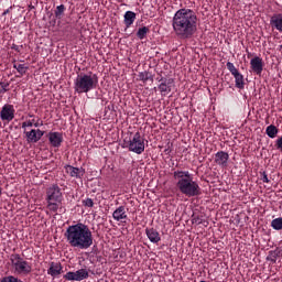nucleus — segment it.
Listing matches in <instances>:
<instances>
[{
    "mask_svg": "<svg viewBox=\"0 0 282 282\" xmlns=\"http://www.w3.org/2000/svg\"><path fill=\"white\" fill-rule=\"evenodd\" d=\"M172 26L178 39H193L197 32V14L191 9H180L172 19Z\"/></svg>",
    "mask_w": 282,
    "mask_h": 282,
    "instance_id": "f257e3e1",
    "label": "nucleus"
},
{
    "mask_svg": "<svg viewBox=\"0 0 282 282\" xmlns=\"http://www.w3.org/2000/svg\"><path fill=\"white\" fill-rule=\"evenodd\" d=\"M64 237H66L68 246L70 248H77V250H89L94 246L91 229L83 223L69 226Z\"/></svg>",
    "mask_w": 282,
    "mask_h": 282,
    "instance_id": "f03ea898",
    "label": "nucleus"
},
{
    "mask_svg": "<svg viewBox=\"0 0 282 282\" xmlns=\"http://www.w3.org/2000/svg\"><path fill=\"white\" fill-rule=\"evenodd\" d=\"M174 180H176V188H178L182 195L185 197H197L202 195V188L199 184L193 180V175L188 171H175Z\"/></svg>",
    "mask_w": 282,
    "mask_h": 282,
    "instance_id": "7ed1b4c3",
    "label": "nucleus"
},
{
    "mask_svg": "<svg viewBox=\"0 0 282 282\" xmlns=\"http://www.w3.org/2000/svg\"><path fill=\"white\" fill-rule=\"evenodd\" d=\"M96 87H98V75L93 73L77 75L74 83L76 94H89Z\"/></svg>",
    "mask_w": 282,
    "mask_h": 282,
    "instance_id": "20e7f679",
    "label": "nucleus"
},
{
    "mask_svg": "<svg viewBox=\"0 0 282 282\" xmlns=\"http://www.w3.org/2000/svg\"><path fill=\"white\" fill-rule=\"evenodd\" d=\"M46 202L48 210L57 213L61 204H63V192L58 185L53 184L46 189Z\"/></svg>",
    "mask_w": 282,
    "mask_h": 282,
    "instance_id": "39448f33",
    "label": "nucleus"
},
{
    "mask_svg": "<svg viewBox=\"0 0 282 282\" xmlns=\"http://www.w3.org/2000/svg\"><path fill=\"white\" fill-rule=\"evenodd\" d=\"M10 263L14 274L28 276V274L32 273V264L25 261L19 253H12L10 256Z\"/></svg>",
    "mask_w": 282,
    "mask_h": 282,
    "instance_id": "423d86ee",
    "label": "nucleus"
},
{
    "mask_svg": "<svg viewBox=\"0 0 282 282\" xmlns=\"http://www.w3.org/2000/svg\"><path fill=\"white\" fill-rule=\"evenodd\" d=\"M124 144L129 151L137 153V155L144 153V138H142L140 132H135L128 142L124 140Z\"/></svg>",
    "mask_w": 282,
    "mask_h": 282,
    "instance_id": "0eeeda50",
    "label": "nucleus"
},
{
    "mask_svg": "<svg viewBox=\"0 0 282 282\" xmlns=\"http://www.w3.org/2000/svg\"><path fill=\"white\" fill-rule=\"evenodd\" d=\"M64 279L66 281H85V279H89V271L87 269H79L75 272L68 271Z\"/></svg>",
    "mask_w": 282,
    "mask_h": 282,
    "instance_id": "6e6552de",
    "label": "nucleus"
},
{
    "mask_svg": "<svg viewBox=\"0 0 282 282\" xmlns=\"http://www.w3.org/2000/svg\"><path fill=\"white\" fill-rule=\"evenodd\" d=\"M1 120H7V122H12L14 120V106L4 105L0 112Z\"/></svg>",
    "mask_w": 282,
    "mask_h": 282,
    "instance_id": "1a4fd4ad",
    "label": "nucleus"
},
{
    "mask_svg": "<svg viewBox=\"0 0 282 282\" xmlns=\"http://www.w3.org/2000/svg\"><path fill=\"white\" fill-rule=\"evenodd\" d=\"M112 218L115 221H121V224H127L129 216L127 215V208L124 206H119L113 213Z\"/></svg>",
    "mask_w": 282,
    "mask_h": 282,
    "instance_id": "9d476101",
    "label": "nucleus"
},
{
    "mask_svg": "<svg viewBox=\"0 0 282 282\" xmlns=\"http://www.w3.org/2000/svg\"><path fill=\"white\" fill-rule=\"evenodd\" d=\"M159 83H161L159 85V90L161 91V94H171V85H173V83H175V80L173 78H164L161 77L160 79H158Z\"/></svg>",
    "mask_w": 282,
    "mask_h": 282,
    "instance_id": "9b49d317",
    "label": "nucleus"
},
{
    "mask_svg": "<svg viewBox=\"0 0 282 282\" xmlns=\"http://www.w3.org/2000/svg\"><path fill=\"white\" fill-rule=\"evenodd\" d=\"M251 69L257 74L258 76H261V73L263 72V59L259 56L253 57L250 61Z\"/></svg>",
    "mask_w": 282,
    "mask_h": 282,
    "instance_id": "f8f14e48",
    "label": "nucleus"
},
{
    "mask_svg": "<svg viewBox=\"0 0 282 282\" xmlns=\"http://www.w3.org/2000/svg\"><path fill=\"white\" fill-rule=\"evenodd\" d=\"M270 25L273 30H278V32H282V13H274L270 18Z\"/></svg>",
    "mask_w": 282,
    "mask_h": 282,
    "instance_id": "ddd939ff",
    "label": "nucleus"
},
{
    "mask_svg": "<svg viewBox=\"0 0 282 282\" xmlns=\"http://www.w3.org/2000/svg\"><path fill=\"white\" fill-rule=\"evenodd\" d=\"M48 141L51 142L52 147L58 148L61 144H63V134L61 132H50Z\"/></svg>",
    "mask_w": 282,
    "mask_h": 282,
    "instance_id": "4468645a",
    "label": "nucleus"
},
{
    "mask_svg": "<svg viewBox=\"0 0 282 282\" xmlns=\"http://www.w3.org/2000/svg\"><path fill=\"white\" fill-rule=\"evenodd\" d=\"M42 135H45V132L40 129L26 132L28 142H39Z\"/></svg>",
    "mask_w": 282,
    "mask_h": 282,
    "instance_id": "2eb2a0df",
    "label": "nucleus"
},
{
    "mask_svg": "<svg viewBox=\"0 0 282 282\" xmlns=\"http://www.w3.org/2000/svg\"><path fill=\"white\" fill-rule=\"evenodd\" d=\"M63 272V265L58 262H51L50 268L47 270V274L51 276H58Z\"/></svg>",
    "mask_w": 282,
    "mask_h": 282,
    "instance_id": "dca6fc26",
    "label": "nucleus"
},
{
    "mask_svg": "<svg viewBox=\"0 0 282 282\" xmlns=\"http://www.w3.org/2000/svg\"><path fill=\"white\" fill-rule=\"evenodd\" d=\"M145 234L152 243H160L162 238H160V232H158V230L153 228H147Z\"/></svg>",
    "mask_w": 282,
    "mask_h": 282,
    "instance_id": "f3484780",
    "label": "nucleus"
},
{
    "mask_svg": "<svg viewBox=\"0 0 282 282\" xmlns=\"http://www.w3.org/2000/svg\"><path fill=\"white\" fill-rule=\"evenodd\" d=\"M228 159H229L228 153L224 152V151H220V152L216 153L215 162L219 166H226V164H228Z\"/></svg>",
    "mask_w": 282,
    "mask_h": 282,
    "instance_id": "a211bd4d",
    "label": "nucleus"
},
{
    "mask_svg": "<svg viewBox=\"0 0 282 282\" xmlns=\"http://www.w3.org/2000/svg\"><path fill=\"white\" fill-rule=\"evenodd\" d=\"M66 173H68L70 177H83V175H85V170L67 165Z\"/></svg>",
    "mask_w": 282,
    "mask_h": 282,
    "instance_id": "6ab92c4d",
    "label": "nucleus"
},
{
    "mask_svg": "<svg viewBox=\"0 0 282 282\" xmlns=\"http://www.w3.org/2000/svg\"><path fill=\"white\" fill-rule=\"evenodd\" d=\"M123 19L126 28H131L135 21V12L127 11L123 15Z\"/></svg>",
    "mask_w": 282,
    "mask_h": 282,
    "instance_id": "aec40b11",
    "label": "nucleus"
},
{
    "mask_svg": "<svg viewBox=\"0 0 282 282\" xmlns=\"http://www.w3.org/2000/svg\"><path fill=\"white\" fill-rule=\"evenodd\" d=\"M235 82H236V87L237 89H243L246 83L243 82V75L241 73H236L234 75Z\"/></svg>",
    "mask_w": 282,
    "mask_h": 282,
    "instance_id": "412c9836",
    "label": "nucleus"
},
{
    "mask_svg": "<svg viewBox=\"0 0 282 282\" xmlns=\"http://www.w3.org/2000/svg\"><path fill=\"white\" fill-rule=\"evenodd\" d=\"M276 133H279V129H276V126H268L267 127V135L269 138H276Z\"/></svg>",
    "mask_w": 282,
    "mask_h": 282,
    "instance_id": "4be33fe9",
    "label": "nucleus"
},
{
    "mask_svg": "<svg viewBox=\"0 0 282 282\" xmlns=\"http://www.w3.org/2000/svg\"><path fill=\"white\" fill-rule=\"evenodd\" d=\"M139 80L147 83V80H153V76L147 70L139 73Z\"/></svg>",
    "mask_w": 282,
    "mask_h": 282,
    "instance_id": "5701e85b",
    "label": "nucleus"
},
{
    "mask_svg": "<svg viewBox=\"0 0 282 282\" xmlns=\"http://www.w3.org/2000/svg\"><path fill=\"white\" fill-rule=\"evenodd\" d=\"M147 34H149V26H142L137 32V36L138 39H140V41H142V39H144Z\"/></svg>",
    "mask_w": 282,
    "mask_h": 282,
    "instance_id": "b1692460",
    "label": "nucleus"
},
{
    "mask_svg": "<svg viewBox=\"0 0 282 282\" xmlns=\"http://www.w3.org/2000/svg\"><path fill=\"white\" fill-rule=\"evenodd\" d=\"M273 230H282V218H275L271 221Z\"/></svg>",
    "mask_w": 282,
    "mask_h": 282,
    "instance_id": "393cba45",
    "label": "nucleus"
},
{
    "mask_svg": "<svg viewBox=\"0 0 282 282\" xmlns=\"http://www.w3.org/2000/svg\"><path fill=\"white\" fill-rule=\"evenodd\" d=\"M13 67L19 72V74H21V76L28 72V66H25V64H14Z\"/></svg>",
    "mask_w": 282,
    "mask_h": 282,
    "instance_id": "a878e982",
    "label": "nucleus"
},
{
    "mask_svg": "<svg viewBox=\"0 0 282 282\" xmlns=\"http://www.w3.org/2000/svg\"><path fill=\"white\" fill-rule=\"evenodd\" d=\"M64 12H65V4L57 6L56 10H55L56 19H61V17H63Z\"/></svg>",
    "mask_w": 282,
    "mask_h": 282,
    "instance_id": "bb28decb",
    "label": "nucleus"
},
{
    "mask_svg": "<svg viewBox=\"0 0 282 282\" xmlns=\"http://www.w3.org/2000/svg\"><path fill=\"white\" fill-rule=\"evenodd\" d=\"M227 69L230 72L232 76L239 73V70L237 69V67H235V64H232V62H227Z\"/></svg>",
    "mask_w": 282,
    "mask_h": 282,
    "instance_id": "cd10ccee",
    "label": "nucleus"
},
{
    "mask_svg": "<svg viewBox=\"0 0 282 282\" xmlns=\"http://www.w3.org/2000/svg\"><path fill=\"white\" fill-rule=\"evenodd\" d=\"M203 221H204V219L202 218V216H199V215L192 216V224L199 226V224H202Z\"/></svg>",
    "mask_w": 282,
    "mask_h": 282,
    "instance_id": "c85d7f7f",
    "label": "nucleus"
},
{
    "mask_svg": "<svg viewBox=\"0 0 282 282\" xmlns=\"http://www.w3.org/2000/svg\"><path fill=\"white\" fill-rule=\"evenodd\" d=\"M8 87H10L9 83L0 82V94H6V91H8Z\"/></svg>",
    "mask_w": 282,
    "mask_h": 282,
    "instance_id": "c756f323",
    "label": "nucleus"
},
{
    "mask_svg": "<svg viewBox=\"0 0 282 282\" xmlns=\"http://www.w3.org/2000/svg\"><path fill=\"white\" fill-rule=\"evenodd\" d=\"M83 205L86 206L87 208H94V199L86 198L83 200Z\"/></svg>",
    "mask_w": 282,
    "mask_h": 282,
    "instance_id": "7c9ffc66",
    "label": "nucleus"
},
{
    "mask_svg": "<svg viewBox=\"0 0 282 282\" xmlns=\"http://www.w3.org/2000/svg\"><path fill=\"white\" fill-rule=\"evenodd\" d=\"M261 180L264 184H270V178H268V174L265 172L261 173Z\"/></svg>",
    "mask_w": 282,
    "mask_h": 282,
    "instance_id": "2f4dec72",
    "label": "nucleus"
},
{
    "mask_svg": "<svg viewBox=\"0 0 282 282\" xmlns=\"http://www.w3.org/2000/svg\"><path fill=\"white\" fill-rule=\"evenodd\" d=\"M275 147L279 151H282V137H280L276 142H275Z\"/></svg>",
    "mask_w": 282,
    "mask_h": 282,
    "instance_id": "473e14b6",
    "label": "nucleus"
},
{
    "mask_svg": "<svg viewBox=\"0 0 282 282\" xmlns=\"http://www.w3.org/2000/svg\"><path fill=\"white\" fill-rule=\"evenodd\" d=\"M34 123L32 121L23 122L22 128L25 129V127H33Z\"/></svg>",
    "mask_w": 282,
    "mask_h": 282,
    "instance_id": "72a5a7b5",
    "label": "nucleus"
},
{
    "mask_svg": "<svg viewBox=\"0 0 282 282\" xmlns=\"http://www.w3.org/2000/svg\"><path fill=\"white\" fill-rule=\"evenodd\" d=\"M11 50H14L15 52H20V46L17 45V44H13V45L11 46Z\"/></svg>",
    "mask_w": 282,
    "mask_h": 282,
    "instance_id": "f704fd0d",
    "label": "nucleus"
},
{
    "mask_svg": "<svg viewBox=\"0 0 282 282\" xmlns=\"http://www.w3.org/2000/svg\"><path fill=\"white\" fill-rule=\"evenodd\" d=\"M10 12V9H7L2 14L3 17H6V14H8Z\"/></svg>",
    "mask_w": 282,
    "mask_h": 282,
    "instance_id": "c9c22d12",
    "label": "nucleus"
},
{
    "mask_svg": "<svg viewBox=\"0 0 282 282\" xmlns=\"http://www.w3.org/2000/svg\"><path fill=\"white\" fill-rule=\"evenodd\" d=\"M271 261H272L273 263H276V257L273 256V258H271Z\"/></svg>",
    "mask_w": 282,
    "mask_h": 282,
    "instance_id": "e433bc0d",
    "label": "nucleus"
},
{
    "mask_svg": "<svg viewBox=\"0 0 282 282\" xmlns=\"http://www.w3.org/2000/svg\"><path fill=\"white\" fill-rule=\"evenodd\" d=\"M34 127H39V123H34Z\"/></svg>",
    "mask_w": 282,
    "mask_h": 282,
    "instance_id": "4c0bfd02",
    "label": "nucleus"
},
{
    "mask_svg": "<svg viewBox=\"0 0 282 282\" xmlns=\"http://www.w3.org/2000/svg\"><path fill=\"white\" fill-rule=\"evenodd\" d=\"M280 50H282V45H280Z\"/></svg>",
    "mask_w": 282,
    "mask_h": 282,
    "instance_id": "58836bf2",
    "label": "nucleus"
},
{
    "mask_svg": "<svg viewBox=\"0 0 282 282\" xmlns=\"http://www.w3.org/2000/svg\"><path fill=\"white\" fill-rule=\"evenodd\" d=\"M0 129H1V121H0Z\"/></svg>",
    "mask_w": 282,
    "mask_h": 282,
    "instance_id": "ea45409f",
    "label": "nucleus"
},
{
    "mask_svg": "<svg viewBox=\"0 0 282 282\" xmlns=\"http://www.w3.org/2000/svg\"><path fill=\"white\" fill-rule=\"evenodd\" d=\"M0 195H1V187H0Z\"/></svg>",
    "mask_w": 282,
    "mask_h": 282,
    "instance_id": "a19ab883",
    "label": "nucleus"
}]
</instances>
